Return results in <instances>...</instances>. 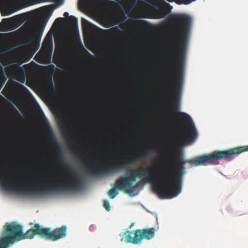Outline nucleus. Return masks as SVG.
Returning a JSON list of instances; mask_svg holds the SVG:
<instances>
[{"instance_id": "nucleus-12", "label": "nucleus", "mask_w": 248, "mask_h": 248, "mask_svg": "<svg viewBox=\"0 0 248 248\" xmlns=\"http://www.w3.org/2000/svg\"><path fill=\"white\" fill-rule=\"evenodd\" d=\"M167 10L159 5L153 7L151 14L152 17L155 19H160L164 17L167 14Z\"/></svg>"}, {"instance_id": "nucleus-18", "label": "nucleus", "mask_w": 248, "mask_h": 248, "mask_svg": "<svg viewBox=\"0 0 248 248\" xmlns=\"http://www.w3.org/2000/svg\"><path fill=\"white\" fill-rule=\"evenodd\" d=\"M116 183L114 185V187L110 189L108 192V194L111 199H114L118 194V192L116 189H119L118 188L116 187Z\"/></svg>"}, {"instance_id": "nucleus-31", "label": "nucleus", "mask_w": 248, "mask_h": 248, "mask_svg": "<svg viewBox=\"0 0 248 248\" xmlns=\"http://www.w3.org/2000/svg\"><path fill=\"white\" fill-rule=\"evenodd\" d=\"M242 153L244 152L248 151V145L241 146Z\"/></svg>"}, {"instance_id": "nucleus-5", "label": "nucleus", "mask_w": 248, "mask_h": 248, "mask_svg": "<svg viewBox=\"0 0 248 248\" xmlns=\"http://www.w3.org/2000/svg\"><path fill=\"white\" fill-rule=\"evenodd\" d=\"M155 168L151 166H141L135 170H131L127 177H122L116 180V187L128 193L139 187L143 182H149L152 183L153 191L157 194L154 189V185L156 183L163 184Z\"/></svg>"}, {"instance_id": "nucleus-27", "label": "nucleus", "mask_w": 248, "mask_h": 248, "mask_svg": "<svg viewBox=\"0 0 248 248\" xmlns=\"http://www.w3.org/2000/svg\"><path fill=\"white\" fill-rule=\"evenodd\" d=\"M49 38V45H51L52 44V37L51 36H48V34H47L45 39V41L44 42V43H43V47H44L46 45V40L48 38Z\"/></svg>"}, {"instance_id": "nucleus-35", "label": "nucleus", "mask_w": 248, "mask_h": 248, "mask_svg": "<svg viewBox=\"0 0 248 248\" xmlns=\"http://www.w3.org/2000/svg\"><path fill=\"white\" fill-rule=\"evenodd\" d=\"M116 30H117V32L119 33H122V31H121L120 30H119L117 28H116Z\"/></svg>"}, {"instance_id": "nucleus-15", "label": "nucleus", "mask_w": 248, "mask_h": 248, "mask_svg": "<svg viewBox=\"0 0 248 248\" xmlns=\"http://www.w3.org/2000/svg\"><path fill=\"white\" fill-rule=\"evenodd\" d=\"M82 26L84 31L90 32L93 31L94 25L86 19L82 18Z\"/></svg>"}, {"instance_id": "nucleus-17", "label": "nucleus", "mask_w": 248, "mask_h": 248, "mask_svg": "<svg viewBox=\"0 0 248 248\" xmlns=\"http://www.w3.org/2000/svg\"><path fill=\"white\" fill-rule=\"evenodd\" d=\"M6 78L2 66L0 64V90L3 86L6 81Z\"/></svg>"}, {"instance_id": "nucleus-4", "label": "nucleus", "mask_w": 248, "mask_h": 248, "mask_svg": "<svg viewBox=\"0 0 248 248\" xmlns=\"http://www.w3.org/2000/svg\"><path fill=\"white\" fill-rule=\"evenodd\" d=\"M175 166L176 170L174 173L167 169L158 174L163 185L157 183L154 185V190L161 199H171L181 192L183 176L186 171L184 165H177L175 162Z\"/></svg>"}, {"instance_id": "nucleus-21", "label": "nucleus", "mask_w": 248, "mask_h": 248, "mask_svg": "<svg viewBox=\"0 0 248 248\" xmlns=\"http://www.w3.org/2000/svg\"><path fill=\"white\" fill-rule=\"evenodd\" d=\"M169 2L175 1L176 3L181 4H188L191 2L192 1H195V0H167Z\"/></svg>"}, {"instance_id": "nucleus-3", "label": "nucleus", "mask_w": 248, "mask_h": 248, "mask_svg": "<svg viewBox=\"0 0 248 248\" xmlns=\"http://www.w3.org/2000/svg\"><path fill=\"white\" fill-rule=\"evenodd\" d=\"M67 234L65 226L52 230L35 224L26 233L22 232V227L16 223L6 224L0 238V248H7L9 245L24 239H32L35 235L47 240L55 241L63 238Z\"/></svg>"}, {"instance_id": "nucleus-34", "label": "nucleus", "mask_w": 248, "mask_h": 248, "mask_svg": "<svg viewBox=\"0 0 248 248\" xmlns=\"http://www.w3.org/2000/svg\"><path fill=\"white\" fill-rule=\"evenodd\" d=\"M44 26H45V25H44ZM44 27H42L41 26V25H39V28H36L37 30H39L40 29H41L42 30L43 29V30H44Z\"/></svg>"}, {"instance_id": "nucleus-19", "label": "nucleus", "mask_w": 248, "mask_h": 248, "mask_svg": "<svg viewBox=\"0 0 248 248\" xmlns=\"http://www.w3.org/2000/svg\"><path fill=\"white\" fill-rule=\"evenodd\" d=\"M70 149L71 151L74 153V154L78 156L79 160L81 161H85V162H88V160L87 159L86 156L79 155L78 152L75 151L74 150L73 146L72 145H70Z\"/></svg>"}, {"instance_id": "nucleus-11", "label": "nucleus", "mask_w": 248, "mask_h": 248, "mask_svg": "<svg viewBox=\"0 0 248 248\" xmlns=\"http://www.w3.org/2000/svg\"><path fill=\"white\" fill-rule=\"evenodd\" d=\"M155 229L151 228L145 229H137L134 233L135 236L132 238L129 235L128 241L133 244H138L141 243L143 239L150 240L153 238L155 234Z\"/></svg>"}, {"instance_id": "nucleus-22", "label": "nucleus", "mask_w": 248, "mask_h": 248, "mask_svg": "<svg viewBox=\"0 0 248 248\" xmlns=\"http://www.w3.org/2000/svg\"><path fill=\"white\" fill-rule=\"evenodd\" d=\"M57 8V6L54 4L49 5L47 6L44 7L46 9V12L51 15L53 11Z\"/></svg>"}, {"instance_id": "nucleus-2", "label": "nucleus", "mask_w": 248, "mask_h": 248, "mask_svg": "<svg viewBox=\"0 0 248 248\" xmlns=\"http://www.w3.org/2000/svg\"><path fill=\"white\" fill-rule=\"evenodd\" d=\"M0 184L4 188L22 194H37L45 192L67 190V180L56 182L52 179L28 178L21 180L10 177L0 170Z\"/></svg>"}, {"instance_id": "nucleus-8", "label": "nucleus", "mask_w": 248, "mask_h": 248, "mask_svg": "<svg viewBox=\"0 0 248 248\" xmlns=\"http://www.w3.org/2000/svg\"><path fill=\"white\" fill-rule=\"evenodd\" d=\"M147 149L143 151L140 155L133 157H126V160L117 161H110L108 163L101 166L98 168L89 167L88 172L91 175H97L119 170L127 166L128 164L139 160L140 158L146 157Z\"/></svg>"}, {"instance_id": "nucleus-13", "label": "nucleus", "mask_w": 248, "mask_h": 248, "mask_svg": "<svg viewBox=\"0 0 248 248\" xmlns=\"http://www.w3.org/2000/svg\"><path fill=\"white\" fill-rule=\"evenodd\" d=\"M58 124L62 132L65 135H70L71 133L69 131V125L67 120L63 117L58 119Z\"/></svg>"}, {"instance_id": "nucleus-29", "label": "nucleus", "mask_w": 248, "mask_h": 248, "mask_svg": "<svg viewBox=\"0 0 248 248\" xmlns=\"http://www.w3.org/2000/svg\"><path fill=\"white\" fill-rule=\"evenodd\" d=\"M10 25H0V31H4Z\"/></svg>"}, {"instance_id": "nucleus-23", "label": "nucleus", "mask_w": 248, "mask_h": 248, "mask_svg": "<svg viewBox=\"0 0 248 248\" xmlns=\"http://www.w3.org/2000/svg\"><path fill=\"white\" fill-rule=\"evenodd\" d=\"M9 110L10 112L13 114L19 115V113L16 108L11 104L10 105Z\"/></svg>"}, {"instance_id": "nucleus-9", "label": "nucleus", "mask_w": 248, "mask_h": 248, "mask_svg": "<svg viewBox=\"0 0 248 248\" xmlns=\"http://www.w3.org/2000/svg\"><path fill=\"white\" fill-rule=\"evenodd\" d=\"M35 25L33 22L26 23L18 30L23 40L22 44L28 45L35 43L39 46L43 29L37 30Z\"/></svg>"}, {"instance_id": "nucleus-37", "label": "nucleus", "mask_w": 248, "mask_h": 248, "mask_svg": "<svg viewBox=\"0 0 248 248\" xmlns=\"http://www.w3.org/2000/svg\"><path fill=\"white\" fill-rule=\"evenodd\" d=\"M123 240H124V239L122 238L121 239V241H123Z\"/></svg>"}, {"instance_id": "nucleus-26", "label": "nucleus", "mask_w": 248, "mask_h": 248, "mask_svg": "<svg viewBox=\"0 0 248 248\" xmlns=\"http://www.w3.org/2000/svg\"><path fill=\"white\" fill-rule=\"evenodd\" d=\"M104 207L106 208V210L108 211L110 210V205L108 201H104Z\"/></svg>"}, {"instance_id": "nucleus-32", "label": "nucleus", "mask_w": 248, "mask_h": 248, "mask_svg": "<svg viewBox=\"0 0 248 248\" xmlns=\"http://www.w3.org/2000/svg\"><path fill=\"white\" fill-rule=\"evenodd\" d=\"M121 15H122V16L123 17V21L125 20L126 19V16H125V15L124 14V11L122 9L121 10Z\"/></svg>"}, {"instance_id": "nucleus-33", "label": "nucleus", "mask_w": 248, "mask_h": 248, "mask_svg": "<svg viewBox=\"0 0 248 248\" xmlns=\"http://www.w3.org/2000/svg\"><path fill=\"white\" fill-rule=\"evenodd\" d=\"M63 16H64V17H68H68H69V14H68V12H65V13H64V14H63Z\"/></svg>"}, {"instance_id": "nucleus-10", "label": "nucleus", "mask_w": 248, "mask_h": 248, "mask_svg": "<svg viewBox=\"0 0 248 248\" xmlns=\"http://www.w3.org/2000/svg\"><path fill=\"white\" fill-rule=\"evenodd\" d=\"M19 89L24 92L32 101H35L31 93L26 87L13 80H9L7 82L3 92L5 95H10L16 93Z\"/></svg>"}, {"instance_id": "nucleus-30", "label": "nucleus", "mask_w": 248, "mask_h": 248, "mask_svg": "<svg viewBox=\"0 0 248 248\" xmlns=\"http://www.w3.org/2000/svg\"><path fill=\"white\" fill-rule=\"evenodd\" d=\"M111 30H103V31L105 33V34L107 36H109L110 35V33L111 32Z\"/></svg>"}, {"instance_id": "nucleus-28", "label": "nucleus", "mask_w": 248, "mask_h": 248, "mask_svg": "<svg viewBox=\"0 0 248 248\" xmlns=\"http://www.w3.org/2000/svg\"><path fill=\"white\" fill-rule=\"evenodd\" d=\"M138 24L143 26H145L146 25H149V23L145 20H140L138 21Z\"/></svg>"}, {"instance_id": "nucleus-6", "label": "nucleus", "mask_w": 248, "mask_h": 248, "mask_svg": "<svg viewBox=\"0 0 248 248\" xmlns=\"http://www.w3.org/2000/svg\"><path fill=\"white\" fill-rule=\"evenodd\" d=\"M241 146L230 149L227 150L214 152L196 156L190 159L185 160L184 155L180 150L174 151V157L177 165L185 166L186 162L195 166H207L217 164V161L221 159H226L235 155H238L242 153Z\"/></svg>"}, {"instance_id": "nucleus-14", "label": "nucleus", "mask_w": 248, "mask_h": 248, "mask_svg": "<svg viewBox=\"0 0 248 248\" xmlns=\"http://www.w3.org/2000/svg\"><path fill=\"white\" fill-rule=\"evenodd\" d=\"M39 56L40 60L38 62L42 64H49L51 62V53H47L44 52L41 54L38 53L36 56Z\"/></svg>"}, {"instance_id": "nucleus-24", "label": "nucleus", "mask_w": 248, "mask_h": 248, "mask_svg": "<svg viewBox=\"0 0 248 248\" xmlns=\"http://www.w3.org/2000/svg\"><path fill=\"white\" fill-rule=\"evenodd\" d=\"M80 46L82 51H83V53L84 54H86L87 55H88L91 57H93V55L87 49H86L85 48V47L83 46V45L82 44L81 41H80Z\"/></svg>"}, {"instance_id": "nucleus-25", "label": "nucleus", "mask_w": 248, "mask_h": 248, "mask_svg": "<svg viewBox=\"0 0 248 248\" xmlns=\"http://www.w3.org/2000/svg\"><path fill=\"white\" fill-rule=\"evenodd\" d=\"M64 20L65 18L63 17H58L55 20L54 25H60Z\"/></svg>"}, {"instance_id": "nucleus-20", "label": "nucleus", "mask_w": 248, "mask_h": 248, "mask_svg": "<svg viewBox=\"0 0 248 248\" xmlns=\"http://www.w3.org/2000/svg\"><path fill=\"white\" fill-rule=\"evenodd\" d=\"M135 232L136 230L134 231H126L125 232H124L123 235H124L125 236V242L132 243V242L128 241L129 238L128 236L129 235L130 237H131L132 238H133L135 236L134 233H135Z\"/></svg>"}, {"instance_id": "nucleus-36", "label": "nucleus", "mask_w": 248, "mask_h": 248, "mask_svg": "<svg viewBox=\"0 0 248 248\" xmlns=\"http://www.w3.org/2000/svg\"><path fill=\"white\" fill-rule=\"evenodd\" d=\"M57 59V56L55 54V53L54 54V60L55 61Z\"/></svg>"}, {"instance_id": "nucleus-16", "label": "nucleus", "mask_w": 248, "mask_h": 248, "mask_svg": "<svg viewBox=\"0 0 248 248\" xmlns=\"http://www.w3.org/2000/svg\"><path fill=\"white\" fill-rule=\"evenodd\" d=\"M67 24L73 29L78 28V18L74 16H71L66 19Z\"/></svg>"}, {"instance_id": "nucleus-7", "label": "nucleus", "mask_w": 248, "mask_h": 248, "mask_svg": "<svg viewBox=\"0 0 248 248\" xmlns=\"http://www.w3.org/2000/svg\"><path fill=\"white\" fill-rule=\"evenodd\" d=\"M0 52L4 55V65L8 66L12 72H19L18 76L20 79L18 80L20 82H24L25 78L27 79V82L32 78L34 73L33 68L29 64H25L22 67H20L23 62L21 58L17 54L11 50L9 48L3 49Z\"/></svg>"}, {"instance_id": "nucleus-1", "label": "nucleus", "mask_w": 248, "mask_h": 248, "mask_svg": "<svg viewBox=\"0 0 248 248\" xmlns=\"http://www.w3.org/2000/svg\"><path fill=\"white\" fill-rule=\"evenodd\" d=\"M173 21L178 25L176 48L172 58L173 62V73L172 93L170 94L171 110L177 115H188L179 112L180 109L179 98L181 94L183 78V68L185 56L186 48L188 36L191 23V17L185 14L176 15Z\"/></svg>"}]
</instances>
